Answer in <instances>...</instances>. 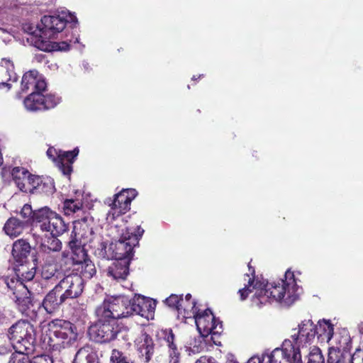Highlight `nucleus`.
Returning <instances> with one entry per match:
<instances>
[{"label":"nucleus","mask_w":363,"mask_h":363,"mask_svg":"<svg viewBox=\"0 0 363 363\" xmlns=\"http://www.w3.org/2000/svg\"><path fill=\"white\" fill-rule=\"evenodd\" d=\"M67 23L75 27L77 18L68 11H62L57 16H44L40 24L24 23L22 28L29 35L28 41L38 49L45 52L66 51L69 49L71 43L79 42L77 37L58 43L52 40L64 30Z\"/></svg>","instance_id":"nucleus-1"},{"label":"nucleus","mask_w":363,"mask_h":363,"mask_svg":"<svg viewBox=\"0 0 363 363\" xmlns=\"http://www.w3.org/2000/svg\"><path fill=\"white\" fill-rule=\"evenodd\" d=\"M284 277L285 279H281V283L267 284L264 289L261 288V284L257 286V283L253 286V289L259 288L255 295L261 303L277 301L290 306L298 299L301 289L296 282L294 272L288 269Z\"/></svg>","instance_id":"nucleus-2"},{"label":"nucleus","mask_w":363,"mask_h":363,"mask_svg":"<svg viewBox=\"0 0 363 363\" xmlns=\"http://www.w3.org/2000/svg\"><path fill=\"white\" fill-rule=\"evenodd\" d=\"M106 318L116 320L133 315L144 316L147 311L145 297L140 295L130 300L127 296H119L105 299L96 310Z\"/></svg>","instance_id":"nucleus-3"},{"label":"nucleus","mask_w":363,"mask_h":363,"mask_svg":"<svg viewBox=\"0 0 363 363\" xmlns=\"http://www.w3.org/2000/svg\"><path fill=\"white\" fill-rule=\"evenodd\" d=\"M96 320L88 329L89 338L100 344L109 343L121 338L125 341L129 340V329L118 323L117 320L106 318L95 311Z\"/></svg>","instance_id":"nucleus-4"},{"label":"nucleus","mask_w":363,"mask_h":363,"mask_svg":"<svg viewBox=\"0 0 363 363\" xmlns=\"http://www.w3.org/2000/svg\"><path fill=\"white\" fill-rule=\"evenodd\" d=\"M48 335V343L53 350L71 346L78 337L77 327L62 319H55L49 323Z\"/></svg>","instance_id":"nucleus-5"},{"label":"nucleus","mask_w":363,"mask_h":363,"mask_svg":"<svg viewBox=\"0 0 363 363\" xmlns=\"http://www.w3.org/2000/svg\"><path fill=\"white\" fill-rule=\"evenodd\" d=\"M7 336L13 350L33 351L36 332L35 327L28 320H21L13 324L8 329Z\"/></svg>","instance_id":"nucleus-6"},{"label":"nucleus","mask_w":363,"mask_h":363,"mask_svg":"<svg viewBox=\"0 0 363 363\" xmlns=\"http://www.w3.org/2000/svg\"><path fill=\"white\" fill-rule=\"evenodd\" d=\"M24 3L18 0H0V38L5 44L11 43L14 38V31L11 28H4V25L12 21V17L28 13V9Z\"/></svg>","instance_id":"nucleus-7"},{"label":"nucleus","mask_w":363,"mask_h":363,"mask_svg":"<svg viewBox=\"0 0 363 363\" xmlns=\"http://www.w3.org/2000/svg\"><path fill=\"white\" fill-rule=\"evenodd\" d=\"M96 255L106 259H111L113 263L107 269V276L114 280H125L129 274V264L133 257L134 251H125L119 253L116 251H97Z\"/></svg>","instance_id":"nucleus-8"},{"label":"nucleus","mask_w":363,"mask_h":363,"mask_svg":"<svg viewBox=\"0 0 363 363\" xmlns=\"http://www.w3.org/2000/svg\"><path fill=\"white\" fill-rule=\"evenodd\" d=\"M92 218L88 216L74 222V235L69 242L70 250H88L86 247L90 249L96 248L92 245L95 239Z\"/></svg>","instance_id":"nucleus-9"},{"label":"nucleus","mask_w":363,"mask_h":363,"mask_svg":"<svg viewBox=\"0 0 363 363\" xmlns=\"http://www.w3.org/2000/svg\"><path fill=\"white\" fill-rule=\"evenodd\" d=\"M35 218V223L40 229L49 233L50 235H60L67 230L62 217L48 207L38 209Z\"/></svg>","instance_id":"nucleus-10"},{"label":"nucleus","mask_w":363,"mask_h":363,"mask_svg":"<svg viewBox=\"0 0 363 363\" xmlns=\"http://www.w3.org/2000/svg\"><path fill=\"white\" fill-rule=\"evenodd\" d=\"M14 269L18 279L30 280L35 277L37 267L36 253L30 251H11Z\"/></svg>","instance_id":"nucleus-11"},{"label":"nucleus","mask_w":363,"mask_h":363,"mask_svg":"<svg viewBox=\"0 0 363 363\" xmlns=\"http://www.w3.org/2000/svg\"><path fill=\"white\" fill-rule=\"evenodd\" d=\"M264 356L266 363H302L301 352L293 346L290 340L284 341L282 348H276L270 354Z\"/></svg>","instance_id":"nucleus-12"},{"label":"nucleus","mask_w":363,"mask_h":363,"mask_svg":"<svg viewBox=\"0 0 363 363\" xmlns=\"http://www.w3.org/2000/svg\"><path fill=\"white\" fill-rule=\"evenodd\" d=\"M194 318L201 337H207L209 334H220L222 332L221 323L217 321L209 308L201 313L194 311Z\"/></svg>","instance_id":"nucleus-13"},{"label":"nucleus","mask_w":363,"mask_h":363,"mask_svg":"<svg viewBox=\"0 0 363 363\" xmlns=\"http://www.w3.org/2000/svg\"><path fill=\"white\" fill-rule=\"evenodd\" d=\"M317 334L318 326L311 320H304L298 325V330L293 329L290 340L292 341L293 346L300 351L301 347L311 343Z\"/></svg>","instance_id":"nucleus-14"},{"label":"nucleus","mask_w":363,"mask_h":363,"mask_svg":"<svg viewBox=\"0 0 363 363\" xmlns=\"http://www.w3.org/2000/svg\"><path fill=\"white\" fill-rule=\"evenodd\" d=\"M55 287L61 292L65 299L78 297L83 291L84 280L77 274H71L60 280Z\"/></svg>","instance_id":"nucleus-15"},{"label":"nucleus","mask_w":363,"mask_h":363,"mask_svg":"<svg viewBox=\"0 0 363 363\" xmlns=\"http://www.w3.org/2000/svg\"><path fill=\"white\" fill-rule=\"evenodd\" d=\"M45 88L46 82L37 70H30L23 74L21 84L22 92L43 91Z\"/></svg>","instance_id":"nucleus-16"},{"label":"nucleus","mask_w":363,"mask_h":363,"mask_svg":"<svg viewBox=\"0 0 363 363\" xmlns=\"http://www.w3.org/2000/svg\"><path fill=\"white\" fill-rule=\"evenodd\" d=\"M66 301L61 292L55 286L44 297L42 303L38 304V308L43 307L48 314H53L57 311L60 306Z\"/></svg>","instance_id":"nucleus-17"},{"label":"nucleus","mask_w":363,"mask_h":363,"mask_svg":"<svg viewBox=\"0 0 363 363\" xmlns=\"http://www.w3.org/2000/svg\"><path fill=\"white\" fill-rule=\"evenodd\" d=\"M18 76L14 71L13 62L9 58H3L0 62V89L11 88L10 82H16Z\"/></svg>","instance_id":"nucleus-18"},{"label":"nucleus","mask_w":363,"mask_h":363,"mask_svg":"<svg viewBox=\"0 0 363 363\" xmlns=\"http://www.w3.org/2000/svg\"><path fill=\"white\" fill-rule=\"evenodd\" d=\"M137 350L142 361L149 362L155 353V344L152 338L147 333H143L137 340Z\"/></svg>","instance_id":"nucleus-19"},{"label":"nucleus","mask_w":363,"mask_h":363,"mask_svg":"<svg viewBox=\"0 0 363 363\" xmlns=\"http://www.w3.org/2000/svg\"><path fill=\"white\" fill-rule=\"evenodd\" d=\"M73 363H101L97 350L90 345H85L78 350Z\"/></svg>","instance_id":"nucleus-20"},{"label":"nucleus","mask_w":363,"mask_h":363,"mask_svg":"<svg viewBox=\"0 0 363 363\" xmlns=\"http://www.w3.org/2000/svg\"><path fill=\"white\" fill-rule=\"evenodd\" d=\"M144 230L140 227L138 228L137 234L129 233H123L116 244V247L118 250H133L139 243L140 237L143 235Z\"/></svg>","instance_id":"nucleus-21"},{"label":"nucleus","mask_w":363,"mask_h":363,"mask_svg":"<svg viewBox=\"0 0 363 363\" xmlns=\"http://www.w3.org/2000/svg\"><path fill=\"white\" fill-rule=\"evenodd\" d=\"M78 154L79 149L77 147L72 151H63L60 150L57 167L64 175L68 176L72 172V164Z\"/></svg>","instance_id":"nucleus-22"},{"label":"nucleus","mask_w":363,"mask_h":363,"mask_svg":"<svg viewBox=\"0 0 363 363\" xmlns=\"http://www.w3.org/2000/svg\"><path fill=\"white\" fill-rule=\"evenodd\" d=\"M16 303L23 314L31 320H36L38 313L32 301L31 296H16Z\"/></svg>","instance_id":"nucleus-23"},{"label":"nucleus","mask_w":363,"mask_h":363,"mask_svg":"<svg viewBox=\"0 0 363 363\" xmlns=\"http://www.w3.org/2000/svg\"><path fill=\"white\" fill-rule=\"evenodd\" d=\"M137 196V191L134 189H123L116 194L113 200V206H120L123 210H129L131 201Z\"/></svg>","instance_id":"nucleus-24"},{"label":"nucleus","mask_w":363,"mask_h":363,"mask_svg":"<svg viewBox=\"0 0 363 363\" xmlns=\"http://www.w3.org/2000/svg\"><path fill=\"white\" fill-rule=\"evenodd\" d=\"M62 259L66 265L82 266L89 257L86 251H64Z\"/></svg>","instance_id":"nucleus-25"},{"label":"nucleus","mask_w":363,"mask_h":363,"mask_svg":"<svg viewBox=\"0 0 363 363\" xmlns=\"http://www.w3.org/2000/svg\"><path fill=\"white\" fill-rule=\"evenodd\" d=\"M23 104L28 111H35L45 110L42 91L31 92V94L24 99Z\"/></svg>","instance_id":"nucleus-26"},{"label":"nucleus","mask_w":363,"mask_h":363,"mask_svg":"<svg viewBox=\"0 0 363 363\" xmlns=\"http://www.w3.org/2000/svg\"><path fill=\"white\" fill-rule=\"evenodd\" d=\"M26 226L25 222H22L19 219L12 217L4 224V230L5 233L10 237H17L22 233Z\"/></svg>","instance_id":"nucleus-27"},{"label":"nucleus","mask_w":363,"mask_h":363,"mask_svg":"<svg viewBox=\"0 0 363 363\" xmlns=\"http://www.w3.org/2000/svg\"><path fill=\"white\" fill-rule=\"evenodd\" d=\"M11 175L15 184L21 190H26L25 183L28 178L30 173L23 167H16L12 169Z\"/></svg>","instance_id":"nucleus-28"},{"label":"nucleus","mask_w":363,"mask_h":363,"mask_svg":"<svg viewBox=\"0 0 363 363\" xmlns=\"http://www.w3.org/2000/svg\"><path fill=\"white\" fill-rule=\"evenodd\" d=\"M164 340L169 349V362L177 363L179 359V352L177 345L174 343V335L172 330L165 332Z\"/></svg>","instance_id":"nucleus-29"},{"label":"nucleus","mask_w":363,"mask_h":363,"mask_svg":"<svg viewBox=\"0 0 363 363\" xmlns=\"http://www.w3.org/2000/svg\"><path fill=\"white\" fill-rule=\"evenodd\" d=\"M34 278H32L30 280H21L18 279V281H20L21 285H23V287L27 290L28 294L30 296H33L35 294H40L43 292V287L42 284L33 280Z\"/></svg>","instance_id":"nucleus-30"},{"label":"nucleus","mask_w":363,"mask_h":363,"mask_svg":"<svg viewBox=\"0 0 363 363\" xmlns=\"http://www.w3.org/2000/svg\"><path fill=\"white\" fill-rule=\"evenodd\" d=\"M330 347L328 351L327 363H343L345 359L344 352L347 349V346Z\"/></svg>","instance_id":"nucleus-31"},{"label":"nucleus","mask_w":363,"mask_h":363,"mask_svg":"<svg viewBox=\"0 0 363 363\" xmlns=\"http://www.w3.org/2000/svg\"><path fill=\"white\" fill-rule=\"evenodd\" d=\"M82 203L78 199H66L63 204L65 215L70 216L82 211Z\"/></svg>","instance_id":"nucleus-32"},{"label":"nucleus","mask_w":363,"mask_h":363,"mask_svg":"<svg viewBox=\"0 0 363 363\" xmlns=\"http://www.w3.org/2000/svg\"><path fill=\"white\" fill-rule=\"evenodd\" d=\"M61 272L55 264H46L43 267L42 277L44 279H58L60 277Z\"/></svg>","instance_id":"nucleus-33"},{"label":"nucleus","mask_w":363,"mask_h":363,"mask_svg":"<svg viewBox=\"0 0 363 363\" xmlns=\"http://www.w3.org/2000/svg\"><path fill=\"white\" fill-rule=\"evenodd\" d=\"M165 303L169 307L177 310L179 313L187 309L186 306H183L184 301L182 295L178 296L176 294H172L165 299Z\"/></svg>","instance_id":"nucleus-34"},{"label":"nucleus","mask_w":363,"mask_h":363,"mask_svg":"<svg viewBox=\"0 0 363 363\" xmlns=\"http://www.w3.org/2000/svg\"><path fill=\"white\" fill-rule=\"evenodd\" d=\"M76 269L80 271L81 277L86 279L92 278L96 272L95 265L90 259H86L82 266L78 267Z\"/></svg>","instance_id":"nucleus-35"},{"label":"nucleus","mask_w":363,"mask_h":363,"mask_svg":"<svg viewBox=\"0 0 363 363\" xmlns=\"http://www.w3.org/2000/svg\"><path fill=\"white\" fill-rule=\"evenodd\" d=\"M318 331L320 337L323 336V339L326 338L330 340L333 335V325L328 320H323L318 322Z\"/></svg>","instance_id":"nucleus-36"},{"label":"nucleus","mask_w":363,"mask_h":363,"mask_svg":"<svg viewBox=\"0 0 363 363\" xmlns=\"http://www.w3.org/2000/svg\"><path fill=\"white\" fill-rule=\"evenodd\" d=\"M37 210L33 211L30 204H25L21 209L20 216L24 220H21L22 222H25L26 225H28L31 223H35V213Z\"/></svg>","instance_id":"nucleus-37"},{"label":"nucleus","mask_w":363,"mask_h":363,"mask_svg":"<svg viewBox=\"0 0 363 363\" xmlns=\"http://www.w3.org/2000/svg\"><path fill=\"white\" fill-rule=\"evenodd\" d=\"M31 351H20L15 350V352L10 356L8 363H31L28 354Z\"/></svg>","instance_id":"nucleus-38"},{"label":"nucleus","mask_w":363,"mask_h":363,"mask_svg":"<svg viewBox=\"0 0 363 363\" xmlns=\"http://www.w3.org/2000/svg\"><path fill=\"white\" fill-rule=\"evenodd\" d=\"M42 177L30 174L25 183L26 190H21L23 192H34L37 191L39 184L42 182Z\"/></svg>","instance_id":"nucleus-39"},{"label":"nucleus","mask_w":363,"mask_h":363,"mask_svg":"<svg viewBox=\"0 0 363 363\" xmlns=\"http://www.w3.org/2000/svg\"><path fill=\"white\" fill-rule=\"evenodd\" d=\"M55 191L53 179L50 177L43 178L42 182L39 184L37 193L45 194H52Z\"/></svg>","instance_id":"nucleus-40"},{"label":"nucleus","mask_w":363,"mask_h":363,"mask_svg":"<svg viewBox=\"0 0 363 363\" xmlns=\"http://www.w3.org/2000/svg\"><path fill=\"white\" fill-rule=\"evenodd\" d=\"M111 363H133V361L123 352L113 349L110 358Z\"/></svg>","instance_id":"nucleus-41"},{"label":"nucleus","mask_w":363,"mask_h":363,"mask_svg":"<svg viewBox=\"0 0 363 363\" xmlns=\"http://www.w3.org/2000/svg\"><path fill=\"white\" fill-rule=\"evenodd\" d=\"M58 235H51L48 238L47 240H45L42 244V250H61L62 242L57 238Z\"/></svg>","instance_id":"nucleus-42"},{"label":"nucleus","mask_w":363,"mask_h":363,"mask_svg":"<svg viewBox=\"0 0 363 363\" xmlns=\"http://www.w3.org/2000/svg\"><path fill=\"white\" fill-rule=\"evenodd\" d=\"M248 267H249V271L250 272V273L252 276V278H249L247 286H245V288L240 289L238 291V293L240 295V299L242 301L245 300L247 298V297L248 296L249 293L252 292V289H250V287L253 285L254 281H254L255 273V269L252 268L251 266L250 265V264H248Z\"/></svg>","instance_id":"nucleus-43"},{"label":"nucleus","mask_w":363,"mask_h":363,"mask_svg":"<svg viewBox=\"0 0 363 363\" xmlns=\"http://www.w3.org/2000/svg\"><path fill=\"white\" fill-rule=\"evenodd\" d=\"M308 358V363H325V359L320 350L316 347L311 349Z\"/></svg>","instance_id":"nucleus-44"},{"label":"nucleus","mask_w":363,"mask_h":363,"mask_svg":"<svg viewBox=\"0 0 363 363\" xmlns=\"http://www.w3.org/2000/svg\"><path fill=\"white\" fill-rule=\"evenodd\" d=\"M128 211V210H123V208H120V206H113V203H112L111 209L107 213L106 219L108 221L112 222Z\"/></svg>","instance_id":"nucleus-45"},{"label":"nucleus","mask_w":363,"mask_h":363,"mask_svg":"<svg viewBox=\"0 0 363 363\" xmlns=\"http://www.w3.org/2000/svg\"><path fill=\"white\" fill-rule=\"evenodd\" d=\"M60 102V98L54 94L43 95V104L45 109L54 108Z\"/></svg>","instance_id":"nucleus-46"},{"label":"nucleus","mask_w":363,"mask_h":363,"mask_svg":"<svg viewBox=\"0 0 363 363\" xmlns=\"http://www.w3.org/2000/svg\"><path fill=\"white\" fill-rule=\"evenodd\" d=\"M60 154V150H57L54 147H49L47 150L48 157L55 162L57 166L59 162Z\"/></svg>","instance_id":"nucleus-47"},{"label":"nucleus","mask_w":363,"mask_h":363,"mask_svg":"<svg viewBox=\"0 0 363 363\" xmlns=\"http://www.w3.org/2000/svg\"><path fill=\"white\" fill-rule=\"evenodd\" d=\"M12 250H30V246L27 240L20 239L13 243Z\"/></svg>","instance_id":"nucleus-48"},{"label":"nucleus","mask_w":363,"mask_h":363,"mask_svg":"<svg viewBox=\"0 0 363 363\" xmlns=\"http://www.w3.org/2000/svg\"><path fill=\"white\" fill-rule=\"evenodd\" d=\"M351 363H363V347L358 348L351 356Z\"/></svg>","instance_id":"nucleus-49"},{"label":"nucleus","mask_w":363,"mask_h":363,"mask_svg":"<svg viewBox=\"0 0 363 363\" xmlns=\"http://www.w3.org/2000/svg\"><path fill=\"white\" fill-rule=\"evenodd\" d=\"M30 362L31 363H53L52 358L45 354L35 356Z\"/></svg>","instance_id":"nucleus-50"},{"label":"nucleus","mask_w":363,"mask_h":363,"mask_svg":"<svg viewBox=\"0 0 363 363\" xmlns=\"http://www.w3.org/2000/svg\"><path fill=\"white\" fill-rule=\"evenodd\" d=\"M190 345L189 351L194 354L200 352L203 349L201 337H199L198 340H195L194 345H192V343H190Z\"/></svg>","instance_id":"nucleus-51"},{"label":"nucleus","mask_w":363,"mask_h":363,"mask_svg":"<svg viewBox=\"0 0 363 363\" xmlns=\"http://www.w3.org/2000/svg\"><path fill=\"white\" fill-rule=\"evenodd\" d=\"M196 302L195 301H192L189 303H184L183 306L186 307V310L184 311V315H189L188 311H190L191 313L194 315V311H199L196 307Z\"/></svg>","instance_id":"nucleus-52"},{"label":"nucleus","mask_w":363,"mask_h":363,"mask_svg":"<svg viewBox=\"0 0 363 363\" xmlns=\"http://www.w3.org/2000/svg\"><path fill=\"white\" fill-rule=\"evenodd\" d=\"M11 352V350L10 349V347L4 346V345H1L0 346V361L1 360L2 357H8V356L10 357Z\"/></svg>","instance_id":"nucleus-53"},{"label":"nucleus","mask_w":363,"mask_h":363,"mask_svg":"<svg viewBox=\"0 0 363 363\" xmlns=\"http://www.w3.org/2000/svg\"><path fill=\"white\" fill-rule=\"evenodd\" d=\"M195 363H218V362L213 357L203 356L197 359Z\"/></svg>","instance_id":"nucleus-54"},{"label":"nucleus","mask_w":363,"mask_h":363,"mask_svg":"<svg viewBox=\"0 0 363 363\" xmlns=\"http://www.w3.org/2000/svg\"><path fill=\"white\" fill-rule=\"evenodd\" d=\"M265 357L263 356L262 358L257 356L251 357L247 363H266Z\"/></svg>","instance_id":"nucleus-55"},{"label":"nucleus","mask_w":363,"mask_h":363,"mask_svg":"<svg viewBox=\"0 0 363 363\" xmlns=\"http://www.w3.org/2000/svg\"><path fill=\"white\" fill-rule=\"evenodd\" d=\"M9 320V318L4 314L3 311H0V326L7 324Z\"/></svg>","instance_id":"nucleus-56"},{"label":"nucleus","mask_w":363,"mask_h":363,"mask_svg":"<svg viewBox=\"0 0 363 363\" xmlns=\"http://www.w3.org/2000/svg\"><path fill=\"white\" fill-rule=\"evenodd\" d=\"M191 299V295L190 294H187L185 296V299H184V303L191 302L192 301Z\"/></svg>","instance_id":"nucleus-57"},{"label":"nucleus","mask_w":363,"mask_h":363,"mask_svg":"<svg viewBox=\"0 0 363 363\" xmlns=\"http://www.w3.org/2000/svg\"><path fill=\"white\" fill-rule=\"evenodd\" d=\"M345 344L347 345L348 342H350V337H345L344 338Z\"/></svg>","instance_id":"nucleus-58"},{"label":"nucleus","mask_w":363,"mask_h":363,"mask_svg":"<svg viewBox=\"0 0 363 363\" xmlns=\"http://www.w3.org/2000/svg\"><path fill=\"white\" fill-rule=\"evenodd\" d=\"M106 246L103 243L102 244V246H101V248L99 249V247H97V250H106Z\"/></svg>","instance_id":"nucleus-59"},{"label":"nucleus","mask_w":363,"mask_h":363,"mask_svg":"<svg viewBox=\"0 0 363 363\" xmlns=\"http://www.w3.org/2000/svg\"><path fill=\"white\" fill-rule=\"evenodd\" d=\"M6 284H7L9 288L12 289V286H11L10 283L6 282Z\"/></svg>","instance_id":"nucleus-60"},{"label":"nucleus","mask_w":363,"mask_h":363,"mask_svg":"<svg viewBox=\"0 0 363 363\" xmlns=\"http://www.w3.org/2000/svg\"><path fill=\"white\" fill-rule=\"evenodd\" d=\"M192 80H196V77L195 76H193Z\"/></svg>","instance_id":"nucleus-61"}]
</instances>
